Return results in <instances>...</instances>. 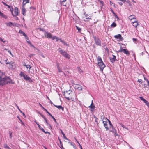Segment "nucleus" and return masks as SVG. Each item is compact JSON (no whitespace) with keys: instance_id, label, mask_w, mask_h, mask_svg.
I'll return each instance as SVG.
<instances>
[{"instance_id":"obj_1","label":"nucleus","mask_w":149,"mask_h":149,"mask_svg":"<svg viewBox=\"0 0 149 149\" xmlns=\"http://www.w3.org/2000/svg\"><path fill=\"white\" fill-rule=\"evenodd\" d=\"M63 95L67 100H71L72 101L77 98V97L74 93L72 92H70V91L64 92Z\"/></svg>"},{"instance_id":"obj_2","label":"nucleus","mask_w":149,"mask_h":149,"mask_svg":"<svg viewBox=\"0 0 149 149\" xmlns=\"http://www.w3.org/2000/svg\"><path fill=\"white\" fill-rule=\"evenodd\" d=\"M59 52L60 54H61L65 58L70 59V56L67 53V52L63 51L61 48H59Z\"/></svg>"},{"instance_id":"obj_3","label":"nucleus","mask_w":149,"mask_h":149,"mask_svg":"<svg viewBox=\"0 0 149 149\" xmlns=\"http://www.w3.org/2000/svg\"><path fill=\"white\" fill-rule=\"evenodd\" d=\"M19 75L21 77H23L24 79L26 81H29L30 82L32 81L31 79L27 75L22 72H20Z\"/></svg>"},{"instance_id":"obj_4","label":"nucleus","mask_w":149,"mask_h":149,"mask_svg":"<svg viewBox=\"0 0 149 149\" xmlns=\"http://www.w3.org/2000/svg\"><path fill=\"white\" fill-rule=\"evenodd\" d=\"M93 37L96 45L98 46H101V41L98 37L95 36H93Z\"/></svg>"},{"instance_id":"obj_5","label":"nucleus","mask_w":149,"mask_h":149,"mask_svg":"<svg viewBox=\"0 0 149 149\" xmlns=\"http://www.w3.org/2000/svg\"><path fill=\"white\" fill-rule=\"evenodd\" d=\"M123 52L124 53L126 54L127 56H129L130 54L127 49H124L122 47H121L120 50L118 51V52Z\"/></svg>"},{"instance_id":"obj_6","label":"nucleus","mask_w":149,"mask_h":149,"mask_svg":"<svg viewBox=\"0 0 149 149\" xmlns=\"http://www.w3.org/2000/svg\"><path fill=\"white\" fill-rule=\"evenodd\" d=\"M6 84V79L5 78L0 77V86H3Z\"/></svg>"},{"instance_id":"obj_7","label":"nucleus","mask_w":149,"mask_h":149,"mask_svg":"<svg viewBox=\"0 0 149 149\" xmlns=\"http://www.w3.org/2000/svg\"><path fill=\"white\" fill-rule=\"evenodd\" d=\"M13 12L12 13V15L13 17H15L18 15V9L17 7H15L14 9Z\"/></svg>"},{"instance_id":"obj_8","label":"nucleus","mask_w":149,"mask_h":149,"mask_svg":"<svg viewBox=\"0 0 149 149\" xmlns=\"http://www.w3.org/2000/svg\"><path fill=\"white\" fill-rule=\"evenodd\" d=\"M100 67V71L102 72L104 68L105 67V65L104 63L103 62L101 63L100 64H97Z\"/></svg>"},{"instance_id":"obj_9","label":"nucleus","mask_w":149,"mask_h":149,"mask_svg":"<svg viewBox=\"0 0 149 149\" xmlns=\"http://www.w3.org/2000/svg\"><path fill=\"white\" fill-rule=\"evenodd\" d=\"M110 61L113 63L116 60V56L114 55H112L111 56L110 58Z\"/></svg>"},{"instance_id":"obj_10","label":"nucleus","mask_w":149,"mask_h":149,"mask_svg":"<svg viewBox=\"0 0 149 149\" xmlns=\"http://www.w3.org/2000/svg\"><path fill=\"white\" fill-rule=\"evenodd\" d=\"M114 37L118 39L119 41H122L123 40V38L120 34L116 35L114 36Z\"/></svg>"},{"instance_id":"obj_11","label":"nucleus","mask_w":149,"mask_h":149,"mask_svg":"<svg viewBox=\"0 0 149 149\" xmlns=\"http://www.w3.org/2000/svg\"><path fill=\"white\" fill-rule=\"evenodd\" d=\"M6 79V84L8 83L11 84H14V81H13L10 78V77H7L5 78Z\"/></svg>"},{"instance_id":"obj_12","label":"nucleus","mask_w":149,"mask_h":149,"mask_svg":"<svg viewBox=\"0 0 149 149\" xmlns=\"http://www.w3.org/2000/svg\"><path fill=\"white\" fill-rule=\"evenodd\" d=\"M75 88L79 91H81L82 90V87L79 84H76Z\"/></svg>"},{"instance_id":"obj_13","label":"nucleus","mask_w":149,"mask_h":149,"mask_svg":"<svg viewBox=\"0 0 149 149\" xmlns=\"http://www.w3.org/2000/svg\"><path fill=\"white\" fill-rule=\"evenodd\" d=\"M9 68L14 69L15 67V64L14 62H11L10 64H9Z\"/></svg>"},{"instance_id":"obj_14","label":"nucleus","mask_w":149,"mask_h":149,"mask_svg":"<svg viewBox=\"0 0 149 149\" xmlns=\"http://www.w3.org/2000/svg\"><path fill=\"white\" fill-rule=\"evenodd\" d=\"M103 123L104 124V127L106 129V130H108L109 129V128L108 127L107 122V121L106 120L105 121H103Z\"/></svg>"},{"instance_id":"obj_15","label":"nucleus","mask_w":149,"mask_h":149,"mask_svg":"<svg viewBox=\"0 0 149 149\" xmlns=\"http://www.w3.org/2000/svg\"><path fill=\"white\" fill-rule=\"evenodd\" d=\"M19 33L20 34H22L25 37V38L26 39L29 40V38L27 36V35L24 32H23L22 30H19Z\"/></svg>"},{"instance_id":"obj_16","label":"nucleus","mask_w":149,"mask_h":149,"mask_svg":"<svg viewBox=\"0 0 149 149\" xmlns=\"http://www.w3.org/2000/svg\"><path fill=\"white\" fill-rule=\"evenodd\" d=\"M45 35L47 38L51 39L52 38V36L50 33L48 32H46Z\"/></svg>"},{"instance_id":"obj_17","label":"nucleus","mask_w":149,"mask_h":149,"mask_svg":"<svg viewBox=\"0 0 149 149\" xmlns=\"http://www.w3.org/2000/svg\"><path fill=\"white\" fill-rule=\"evenodd\" d=\"M132 24L133 26L136 28H137V26L138 25V22L137 21H135L134 22H132Z\"/></svg>"},{"instance_id":"obj_18","label":"nucleus","mask_w":149,"mask_h":149,"mask_svg":"<svg viewBox=\"0 0 149 149\" xmlns=\"http://www.w3.org/2000/svg\"><path fill=\"white\" fill-rule=\"evenodd\" d=\"M26 10L24 6H22V13L24 16L26 15Z\"/></svg>"},{"instance_id":"obj_19","label":"nucleus","mask_w":149,"mask_h":149,"mask_svg":"<svg viewBox=\"0 0 149 149\" xmlns=\"http://www.w3.org/2000/svg\"><path fill=\"white\" fill-rule=\"evenodd\" d=\"M23 66L26 67L27 68V69H29L28 71H29L30 70L31 68V67L30 66V65H26L25 63H24V64H23Z\"/></svg>"},{"instance_id":"obj_20","label":"nucleus","mask_w":149,"mask_h":149,"mask_svg":"<svg viewBox=\"0 0 149 149\" xmlns=\"http://www.w3.org/2000/svg\"><path fill=\"white\" fill-rule=\"evenodd\" d=\"M128 19L130 21L132 20L135 19H136V16L134 15H131L128 17Z\"/></svg>"},{"instance_id":"obj_21","label":"nucleus","mask_w":149,"mask_h":149,"mask_svg":"<svg viewBox=\"0 0 149 149\" xmlns=\"http://www.w3.org/2000/svg\"><path fill=\"white\" fill-rule=\"evenodd\" d=\"M54 106L56 107H57L58 109H61L62 111L64 110V108L63 107H62L60 105H56L53 104Z\"/></svg>"},{"instance_id":"obj_22","label":"nucleus","mask_w":149,"mask_h":149,"mask_svg":"<svg viewBox=\"0 0 149 149\" xmlns=\"http://www.w3.org/2000/svg\"><path fill=\"white\" fill-rule=\"evenodd\" d=\"M97 61L98 62L97 64H100L101 63L103 62L102 59L101 58L100 56H98L97 57Z\"/></svg>"},{"instance_id":"obj_23","label":"nucleus","mask_w":149,"mask_h":149,"mask_svg":"<svg viewBox=\"0 0 149 149\" xmlns=\"http://www.w3.org/2000/svg\"><path fill=\"white\" fill-rule=\"evenodd\" d=\"M0 16H1L3 18L6 19L7 18V17L6 15H5L4 14L2 13L0 11Z\"/></svg>"},{"instance_id":"obj_24","label":"nucleus","mask_w":149,"mask_h":149,"mask_svg":"<svg viewBox=\"0 0 149 149\" xmlns=\"http://www.w3.org/2000/svg\"><path fill=\"white\" fill-rule=\"evenodd\" d=\"M29 0H23L22 6H24L26 4L28 3H29Z\"/></svg>"},{"instance_id":"obj_25","label":"nucleus","mask_w":149,"mask_h":149,"mask_svg":"<svg viewBox=\"0 0 149 149\" xmlns=\"http://www.w3.org/2000/svg\"><path fill=\"white\" fill-rule=\"evenodd\" d=\"M6 25L7 26H14L13 23L11 22H9L6 23Z\"/></svg>"},{"instance_id":"obj_26","label":"nucleus","mask_w":149,"mask_h":149,"mask_svg":"<svg viewBox=\"0 0 149 149\" xmlns=\"http://www.w3.org/2000/svg\"><path fill=\"white\" fill-rule=\"evenodd\" d=\"M38 126L39 129H40L43 132L45 133V134H47L48 133V132L47 131L45 132V130L43 128L41 127L40 125H39V126L38 125Z\"/></svg>"},{"instance_id":"obj_27","label":"nucleus","mask_w":149,"mask_h":149,"mask_svg":"<svg viewBox=\"0 0 149 149\" xmlns=\"http://www.w3.org/2000/svg\"><path fill=\"white\" fill-rule=\"evenodd\" d=\"M88 107L93 109H94L95 107V106L93 105V100L92 101L91 105L89 106Z\"/></svg>"},{"instance_id":"obj_28","label":"nucleus","mask_w":149,"mask_h":149,"mask_svg":"<svg viewBox=\"0 0 149 149\" xmlns=\"http://www.w3.org/2000/svg\"><path fill=\"white\" fill-rule=\"evenodd\" d=\"M140 98L141 100L143 101H144V102L145 103H148V102L147 100H146L144 99L143 97H140Z\"/></svg>"},{"instance_id":"obj_29","label":"nucleus","mask_w":149,"mask_h":149,"mask_svg":"<svg viewBox=\"0 0 149 149\" xmlns=\"http://www.w3.org/2000/svg\"><path fill=\"white\" fill-rule=\"evenodd\" d=\"M60 42H61L62 43H63L65 45H66L67 46H69V45L68 44H67V43H66V42L64 40H62L61 39H60Z\"/></svg>"},{"instance_id":"obj_30","label":"nucleus","mask_w":149,"mask_h":149,"mask_svg":"<svg viewBox=\"0 0 149 149\" xmlns=\"http://www.w3.org/2000/svg\"><path fill=\"white\" fill-rule=\"evenodd\" d=\"M27 42L28 43L30 46H31V47H33L34 48H35V47L33 45H32V44L31 43V42L30 41H27Z\"/></svg>"},{"instance_id":"obj_31","label":"nucleus","mask_w":149,"mask_h":149,"mask_svg":"<svg viewBox=\"0 0 149 149\" xmlns=\"http://www.w3.org/2000/svg\"><path fill=\"white\" fill-rule=\"evenodd\" d=\"M116 26V24L114 22H113L112 24H111V27H114Z\"/></svg>"},{"instance_id":"obj_32","label":"nucleus","mask_w":149,"mask_h":149,"mask_svg":"<svg viewBox=\"0 0 149 149\" xmlns=\"http://www.w3.org/2000/svg\"><path fill=\"white\" fill-rule=\"evenodd\" d=\"M60 147L61 148V149H65L63 146L62 142L61 141H60Z\"/></svg>"},{"instance_id":"obj_33","label":"nucleus","mask_w":149,"mask_h":149,"mask_svg":"<svg viewBox=\"0 0 149 149\" xmlns=\"http://www.w3.org/2000/svg\"><path fill=\"white\" fill-rule=\"evenodd\" d=\"M17 117L19 119V120L21 122V123L22 125H25L24 124V123L22 121V120H21V119H20L19 117V116H17Z\"/></svg>"},{"instance_id":"obj_34","label":"nucleus","mask_w":149,"mask_h":149,"mask_svg":"<svg viewBox=\"0 0 149 149\" xmlns=\"http://www.w3.org/2000/svg\"><path fill=\"white\" fill-rule=\"evenodd\" d=\"M4 148L6 149H11L6 144H5L4 145Z\"/></svg>"},{"instance_id":"obj_35","label":"nucleus","mask_w":149,"mask_h":149,"mask_svg":"<svg viewBox=\"0 0 149 149\" xmlns=\"http://www.w3.org/2000/svg\"><path fill=\"white\" fill-rule=\"evenodd\" d=\"M77 68L79 72L81 73L82 72V70L79 67H78Z\"/></svg>"},{"instance_id":"obj_36","label":"nucleus","mask_w":149,"mask_h":149,"mask_svg":"<svg viewBox=\"0 0 149 149\" xmlns=\"http://www.w3.org/2000/svg\"><path fill=\"white\" fill-rule=\"evenodd\" d=\"M9 133L10 134V135H9L10 137V139H12V132H11V131H9Z\"/></svg>"},{"instance_id":"obj_37","label":"nucleus","mask_w":149,"mask_h":149,"mask_svg":"<svg viewBox=\"0 0 149 149\" xmlns=\"http://www.w3.org/2000/svg\"><path fill=\"white\" fill-rule=\"evenodd\" d=\"M76 28L78 30V31H79V32H80L81 30V28L77 26H76Z\"/></svg>"},{"instance_id":"obj_38","label":"nucleus","mask_w":149,"mask_h":149,"mask_svg":"<svg viewBox=\"0 0 149 149\" xmlns=\"http://www.w3.org/2000/svg\"><path fill=\"white\" fill-rule=\"evenodd\" d=\"M2 3L5 6H7L8 8H10V6L9 5H7L6 3H4V2L2 1Z\"/></svg>"},{"instance_id":"obj_39","label":"nucleus","mask_w":149,"mask_h":149,"mask_svg":"<svg viewBox=\"0 0 149 149\" xmlns=\"http://www.w3.org/2000/svg\"><path fill=\"white\" fill-rule=\"evenodd\" d=\"M137 81L139 82L140 84H142L143 82V81L141 79H139Z\"/></svg>"},{"instance_id":"obj_40","label":"nucleus","mask_w":149,"mask_h":149,"mask_svg":"<svg viewBox=\"0 0 149 149\" xmlns=\"http://www.w3.org/2000/svg\"><path fill=\"white\" fill-rule=\"evenodd\" d=\"M101 119L102 120V122L103 121L106 120L105 119H106V118H105V117H104V116H102L101 117Z\"/></svg>"},{"instance_id":"obj_41","label":"nucleus","mask_w":149,"mask_h":149,"mask_svg":"<svg viewBox=\"0 0 149 149\" xmlns=\"http://www.w3.org/2000/svg\"><path fill=\"white\" fill-rule=\"evenodd\" d=\"M111 11L112 12L113 14L115 16V17L118 18V17L117 16L116 14L114 13V11L113 10H111Z\"/></svg>"},{"instance_id":"obj_42","label":"nucleus","mask_w":149,"mask_h":149,"mask_svg":"<svg viewBox=\"0 0 149 149\" xmlns=\"http://www.w3.org/2000/svg\"><path fill=\"white\" fill-rule=\"evenodd\" d=\"M101 6H102L104 5V3L103 1H100L99 2Z\"/></svg>"},{"instance_id":"obj_43","label":"nucleus","mask_w":149,"mask_h":149,"mask_svg":"<svg viewBox=\"0 0 149 149\" xmlns=\"http://www.w3.org/2000/svg\"><path fill=\"white\" fill-rule=\"evenodd\" d=\"M10 9V11L11 12V13L12 14L13 12V11L14 9H13V7H11L10 6V8H9Z\"/></svg>"},{"instance_id":"obj_44","label":"nucleus","mask_w":149,"mask_h":149,"mask_svg":"<svg viewBox=\"0 0 149 149\" xmlns=\"http://www.w3.org/2000/svg\"><path fill=\"white\" fill-rule=\"evenodd\" d=\"M63 137L66 140H68V139L67 138L66 136H65V134H63Z\"/></svg>"},{"instance_id":"obj_45","label":"nucleus","mask_w":149,"mask_h":149,"mask_svg":"<svg viewBox=\"0 0 149 149\" xmlns=\"http://www.w3.org/2000/svg\"><path fill=\"white\" fill-rule=\"evenodd\" d=\"M7 60H8V59H7V60H5L4 61L6 62L5 63L6 64H10V62H8Z\"/></svg>"},{"instance_id":"obj_46","label":"nucleus","mask_w":149,"mask_h":149,"mask_svg":"<svg viewBox=\"0 0 149 149\" xmlns=\"http://www.w3.org/2000/svg\"><path fill=\"white\" fill-rule=\"evenodd\" d=\"M40 115L41 116V117L44 118V120L46 118L41 113H40Z\"/></svg>"},{"instance_id":"obj_47","label":"nucleus","mask_w":149,"mask_h":149,"mask_svg":"<svg viewBox=\"0 0 149 149\" xmlns=\"http://www.w3.org/2000/svg\"><path fill=\"white\" fill-rule=\"evenodd\" d=\"M70 145L71 146H73V147L75 149L76 148V147L74 145H73V143H72V142H70Z\"/></svg>"},{"instance_id":"obj_48","label":"nucleus","mask_w":149,"mask_h":149,"mask_svg":"<svg viewBox=\"0 0 149 149\" xmlns=\"http://www.w3.org/2000/svg\"><path fill=\"white\" fill-rule=\"evenodd\" d=\"M51 116V117L52 118V119L54 120V121L55 122H56V119L52 115V116Z\"/></svg>"},{"instance_id":"obj_49","label":"nucleus","mask_w":149,"mask_h":149,"mask_svg":"<svg viewBox=\"0 0 149 149\" xmlns=\"http://www.w3.org/2000/svg\"><path fill=\"white\" fill-rule=\"evenodd\" d=\"M56 38H57V37L56 36H54L53 37L52 36V38L51 39H52L53 40H54L55 39H56Z\"/></svg>"},{"instance_id":"obj_50","label":"nucleus","mask_w":149,"mask_h":149,"mask_svg":"<svg viewBox=\"0 0 149 149\" xmlns=\"http://www.w3.org/2000/svg\"><path fill=\"white\" fill-rule=\"evenodd\" d=\"M143 77H144V79L147 82V83L148 82H149V81L148 80V79L146 78L144 76H143Z\"/></svg>"},{"instance_id":"obj_51","label":"nucleus","mask_w":149,"mask_h":149,"mask_svg":"<svg viewBox=\"0 0 149 149\" xmlns=\"http://www.w3.org/2000/svg\"><path fill=\"white\" fill-rule=\"evenodd\" d=\"M0 41L2 42H3V43H5V42L6 41H3V39L0 37Z\"/></svg>"},{"instance_id":"obj_52","label":"nucleus","mask_w":149,"mask_h":149,"mask_svg":"<svg viewBox=\"0 0 149 149\" xmlns=\"http://www.w3.org/2000/svg\"><path fill=\"white\" fill-rule=\"evenodd\" d=\"M132 40H133V42H136L137 41V39L136 38H133Z\"/></svg>"},{"instance_id":"obj_53","label":"nucleus","mask_w":149,"mask_h":149,"mask_svg":"<svg viewBox=\"0 0 149 149\" xmlns=\"http://www.w3.org/2000/svg\"><path fill=\"white\" fill-rule=\"evenodd\" d=\"M39 105L40 106V107H42V109H43L44 108L39 103Z\"/></svg>"},{"instance_id":"obj_54","label":"nucleus","mask_w":149,"mask_h":149,"mask_svg":"<svg viewBox=\"0 0 149 149\" xmlns=\"http://www.w3.org/2000/svg\"><path fill=\"white\" fill-rule=\"evenodd\" d=\"M105 119L107 121L108 120V121H109V124H110V125H111V121H110L109 119H107V118H106V119Z\"/></svg>"},{"instance_id":"obj_55","label":"nucleus","mask_w":149,"mask_h":149,"mask_svg":"<svg viewBox=\"0 0 149 149\" xmlns=\"http://www.w3.org/2000/svg\"><path fill=\"white\" fill-rule=\"evenodd\" d=\"M66 0H60V2H63L66 1Z\"/></svg>"},{"instance_id":"obj_56","label":"nucleus","mask_w":149,"mask_h":149,"mask_svg":"<svg viewBox=\"0 0 149 149\" xmlns=\"http://www.w3.org/2000/svg\"><path fill=\"white\" fill-rule=\"evenodd\" d=\"M35 122L36 123V124L38 126V125L39 126V123L37 122H36V121H35Z\"/></svg>"},{"instance_id":"obj_57","label":"nucleus","mask_w":149,"mask_h":149,"mask_svg":"<svg viewBox=\"0 0 149 149\" xmlns=\"http://www.w3.org/2000/svg\"><path fill=\"white\" fill-rule=\"evenodd\" d=\"M120 1H121L122 2L124 3L126 1V0H119Z\"/></svg>"},{"instance_id":"obj_58","label":"nucleus","mask_w":149,"mask_h":149,"mask_svg":"<svg viewBox=\"0 0 149 149\" xmlns=\"http://www.w3.org/2000/svg\"><path fill=\"white\" fill-rule=\"evenodd\" d=\"M45 120V121L46 123L47 124H48V122H47V120L46 118L45 119H44Z\"/></svg>"},{"instance_id":"obj_59","label":"nucleus","mask_w":149,"mask_h":149,"mask_svg":"<svg viewBox=\"0 0 149 149\" xmlns=\"http://www.w3.org/2000/svg\"><path fill=\"white\" fill-rule=\"evenodd\" d=\"M46 112L47 113H48L50 116H52V115L48 111H47Z\"/></svg>"},{"instance_id":"obj_60","label":"nucleus","mask_w":149,"mask_h":149,"mask_svg":"<svg viewBox=\"0 0 149 149\" xmlns=\"http://www.w3.org/2000/svg\"><path fill=\"white\" fill-rule=\"evenodd\" d=\"M118 3L120 5V6H122L123 5V3L120 2H118Z\"/></svg>"},{"instance_id":"obj_61","label":"nucleus","mask_w":149,"mask_h":149,"mask_svg":"<svg viewBox=\"0 0 149 149\" xmlns=\"http://www.w3.org/2000/svg\"><path fill=\"white\" fill-rule=\"evenodd\" d=\"M87 16V15H86V19H91L90 18H89V17H88Z\"/></svg>"},{"instance_id":"obj_62","label":"nucleus","mask_w":149,"mask_h":149,"mask_svg":"<svg viewBox=\"0 0 149 149\" xmlns=\"http://www.w3.org/2000/svg\"><path fill=\"white\" fill-rule=\"evenodd\" d=\"M61 133L62 135L63 134H64V133H63V131H62V130L61 129Z\"/></svg>"},{"instance_id":"obj_63","label":"nucleus","mask_w":149,"mask_h":149,"mask_svg":"<svg viewBox=\"0 0 149 149\" xmlns=\"http://www.w3.org/2000/svg\"><path fill=\"white\" fill-rule=\"evenodd\" d=\"M22 115H23V116H24L25 117H26V116H25V114L23 112L22 113Z\"/></svg>"},{"instance_id":"obj_64","label":"nucleus","mask_w":149,"mask_h":149,"mask_svg":"<svg viewBox=\"0 0 149 149\" xmlns=\"http://www.w3.org/2000/svg\"><path fill=\"white\" fill-rule=\"evenodd\" d=\"M75 139V140L76 141V142L77 143H79V142L78 141V140H77V139H76V138H74Z\"/></svg>"}]
</instances>
